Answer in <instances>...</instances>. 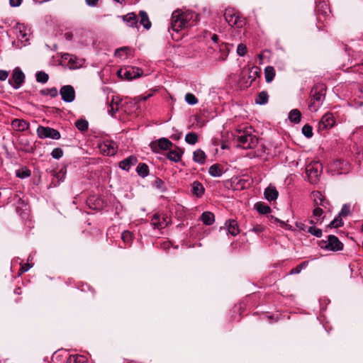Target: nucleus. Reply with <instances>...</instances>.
Masks as SVG:
<instances>
[{"mask_svg": "<svg viewBox=\"0 0 363 363\" xmlns=\"http://www.w3.org/2000/svg\"><path fill=\"white\" fill-rule=\"evenodd\" d=\"M322 242L324 243L325 245H321V247L330 251L335 252L343 249V244L340 241L337 237L333 235H328V241L323 240Z\"/></svg>", "mask_w": 363, "mask_h": 363, "instance_id": "nucleus-10", "label": "nucleus"}, {"mask_svg": "<svg viewBox=\"0 0 363 363\" xmlns=\"http://www.w3.org/2000/svg\"><path fill=\"white\" fill-rule=\"evenodd\" d=\"M225 225L228 233L233 236H235L239 234L240 230L238 225V223L235 220H227L225 223Z\"/></svg>", "mask_w": 363, "mask_h": 363, "instance_id": "nucleus-22", "label": "nucleus"}, {"mask_svg": "<svg viewBox=\"0 0 363 363\" xmlns=\"http://www.w3.org/2000/svg\"><path fill=\"white\" fill-rule=\"evenodd\" d=\"M186 101L190 105H195L198 103V99L196 97L191 93H188L185 96Z\"/></svg>", "mask_w": 363, "mask_h": 363, "instance_id": "nucleus-48", "label": "nucleus"}, {"mask_svg": "<svg viewBox=\"0 0 363 363\" xmlns=\"http://www.w3.org/2000/svg\"><path fill=\"white\" fill-rule=\"evenodd\" d=\"M60 94L62 97V100L66 103H71L75 99V91L72 86L65 85L61 87Z\"/></svg>", "mask_w": 363, "mask_h": 363, "instance_id": "nucleus-11", "label": "nucleus"}, {"mask_svg": "<svg viewBox=\"0 0 363 363\" xmlns=\"http://www.w3.org/2000/svg\"><path fill=\"white\" fill-rule=\"evenodd\" d=\"M9 72L6 70L0 69V81H5L9 77Z\"/></svg>", "mask_w": 363, "mask_h": 363, "instance_id": "nucleus-56", "label": "nucleus"}, {"mask_svg": "<svg viewBox=\"0 0 363 363\" xmlns=\"http://www.w3.org/2000/svg\"><path fill=\"white\" fill-rule=\"evenodd\" d=\"M151 96H152V94H147V96H136V97L134 98V101H135V103H139V102H140L142 101H145L147 100Z\"/></svg>", "mask_w": 363, "mask_h": 363, "instance_id": "nucleus-54", "label": "nucleus"}, {"mask_svg": "<svg viewBox=\"0 0 363 363\" xmlns=\"http://www.w3.org/2000/svg\"><path fill=\"white\" fill-rule=\"evenodd\" d=\"M262 230H263V227L259 225H257L254 226L251 230H250V231L254 232L255 233H259Z\"/></svg>", "mask_w": 363, "mask_h": 363, "instance_id": "nucleus-59", "label": "nucleus"}, {"mask_svg": "<svg viewBox=\"0 0 363 363\" xmlns=\"http://www.w3.org/2000/svg\"><path fill=\"white\" fill-rule=\"evenodd\" d=\"M265 80L267 83L271 82L275 77V70L273 67L268 66L264 69Z\"/></svg>", "mask_w": 363, "mask_h": 363, "instance_id": "nucleus-34", "label": "nucleus"}, {"mask_svg": "<svg viewBox=\"0 0 363 363\" xmlns=\"http://www.w3.org/2000/svg\"><path fill=\"white\" fill-rule=\"evenodd\" d=\"M343 225V222L341 219V217H339L337 216L336 218H335L328 225V228H338Z\"/></svg>", "mask_w": 363, "mask_h": 363, "instance_id": "nucleus-46", "label": "nucleus"}, {"mask_svg": "<svg viewBox=\"0 0 363 363\" xmlns=\"http://www.w3.org/2000/svg\"><path fill=\"white\" fill-rule=\"evenodd\" d=\"M122 99L118 96H113L111 99V105H116L118 106L119 104L121 102Z\"/></svg>", "mask_w": 363, "mask_h": 363, "instance_id": "nucleus-55", "label": "nucleus"}, {"mask_svg": "<svg viewBox=\"0 0 363 363\" xmlns=\"http://www.w3.org/2000/svg\"><path fill=\"white\" fill-rule=\"evenodd\" d=\"M322 171L321 164L316 162L309 164L306 167V173L308 176V181L311 184H315L319 180Z\"/></svg>", "mask_w": 363, "mask_h": 363, "instance_id": "nucleus-4", "label": "nucleus"}, {"mask_svg": "<svg viewBox=\"0 0 363 363\" xmlns=\"http://www.w3.org/2000/svg\"><path fill=\"white\" fill-rule=\"evenodd\" d=\"M219 53L220 55L218 57H216V60L220 61L225 60L228 55V51L227 50L226 45H223L220 47Z\"/></svg>", "mask_w": 363, "mask_h": 363, "instance_id": "nucleus-42", "label": "nucleus"}, {"mask_svg": "<svg viewBox=\"0 0 363 363\" xmlns=\"http://www.w3.org/2000/svg\"><path fill=\"white\" fill-rule=\"evenodd\" d=\"M315 202V205L317 206H321L320 208H327V206L329 205V202L324 198L321 195H320V196L318 197V199H315L314 201Z\"/></svg>", "mask_w": 363, "mask_h": 363, "instance_id": "nucleus-44", "label": "nucleus"}, {"mask_svg": "<svg viewBox=\"0 0 363 363\" xmlns=\"http://www.w3.org/2000/svg\"><path fill=\"white\" fill-rule=\"evenodd\" d=\"M30 170L27 167H23L21 169L16 171V177L21 179H26L30 176Z\"/></svg>", "mask_w": 363, "mask_h": 363, "instance_id": "nucleus-39", "label": "nucleus"}, {"mask_svg": "<svg viewBox=\"0 0 363 363\" xmlns=\"http://www.w3.org/2000/svg\"><path fill=\"white\" fill-rule=\"evenodd\" d=\"M86 4L89 6H96L99 0H85Z\"/></svg>", "mask_w": 363, "mask_h": 363, "instance_id": "nucleus-62", "label": "nucleus"}, {"mask_svg": "<svg viewBox=\"0 0 363 363\" xmlns=\"http://www.w3.org/2000/svg\"><path fill=\"white\" fill-rule=\"evenodd\" d=\"M255 208L259 213L263 215L267 214L271 212L270 207L262 203H257L255 205Z\"/></svg>", "mask_w": 363, "mask_h": 363, "instance_id": "nucleus-35", "label": "nucleus"}, {"mask_svg": "<svg viewBox=\"0 0 363 363\" xmlns=\"http://www.w3.org/2000/svg\"><path fill=\"white\" fill-rule=\"evenodd\" d=\"M201 220L206 225H211L214 223L215 218L213 213L206 211L201 215Z\"/></svg>", "mask_w": 363, "mask_h": 363, "instance_id": "nucleus-28", "label": "nucleus"}, {"mask_svg": "<svg viewBox=\"0 0 363 363\" xmlns=\"http://www.w3.org/2000/svg\"><path fill=\"white\" fill-rule=\"evenodd\" d=\"M25 81V74L19 67H16L11 77L9 79V84L15 89H19Z\"/></svg>", "mask_w": 363, "mask_h": 363, "instance_id": "nucleus-9", "label": "nucleus"}, {"mask_svg": "<svg viewBox=\"0 0 363 363\" xmlns=\"http://www.w3.org/2000/svg\"><path fill=\"white\" fill-rule=\"evenodd\" d=\"M296 226L301 230H307L308 228L302 223H297Z\"/></svg>", "mask_w": 363, "mask_h": 363, "instance_id": "nucleus-63", "label": "nucleus"}, {"mask_svg": "<svg viewBox=\"0 0 363 363\" xmlns=\"http://www.w3.org/2000/svg\"><path fill=\"white\" fill-rule=\"evenodd\" d=\"M246 52L247 47L244 44L240 43L237 48V54L239 56L243 57L246 54Z\"/></svg>", "mask_w": 363, "mask_h": 363, "instance_id": "nucleus-51", "label": "nucleus"}, {"mask_svg": "<svg viewBox=\"0 0 363 363\" xmlns=\"http://www.w3.org/2000/svg\"><path fill=\"white\" fill-rule=\"evenodd\" d=\"M136 172L140 177L145 178L149 174V167L145 163H139Z\"/></svg>", "mask_w": 363, "mask_h": 363, "instance_id": "nucleus-29", "label": "nucleus"}, {"mask_svg": "<svg viewBox=\"0 0 363 363\" xmlns=\"http://www.w3.org/2000/svg\"><path fill=\"white\" fill-rule=\"evenodd\" d=\"M53 159L59 160L63 156V150L60 147L54 148L51 152Z\"/></svg>", "mask_w": 363, "mask_h": 363, "instance_id": "nucleus-47", "label": "nucleus"}, {"mask_svg": "<svg viewBox=\"0 0 363 363\" xmlns=\"http://www.w3.org/2000/svg\"><path fill=\"white\" fill-rule=\"evenodd\" d=\"M208 173L213 177H219L223 174V172L219 164H214L209 167Z\"/></svg>", "mask_w": 363, "mask_h": 363, "instance_id": "nucleus-32", "label": "nucleus"}, {"mask_svg": "<svg viewBox=\"0 0 363 363\" xmlns=\"http://www.w3.org/2000/svg\"><path fill=\"white\" fill-rule=\"evenodd\" d=\"M325 88L323 85H316L313 86L311 91V100L309 108L316 111L322 104L325 99Z\"/></svg>", "mask_w": 363, "mask_h": 363, "instance_id": "nucleus-3", "label": "nucleus"}, {"mask_svg": "<svg viewBox=\"0 0 363 363\" xmlns=\"http://www.w3.org/2000/svg\"><path fill=\"white\" fill-rule=\"evenodd\" d=\"M38 138L40 139L51 138L59 140L61 137L60 132L50 127L39 125L36 130Z\"/></svg>", "mask_w": 363, "mask_h": 363, "instance_id": "nucleus-5", "label": "nucleus"}, {"mask_svg": "<svg viewBox=\"0 0 363 363\" xmlns=\"http://www.w3.org/2000/svg\"><path fill=\"white\" fill-rule=\"evenodd\" d=\"M66 363H87V359L83 355L72 354L68 357Z\"/></svg>", "mask_w": 363, "mask_h": 363, "instance_id": "nucleus-30", "label": "nucleus"}, {"mask_svg": "<svg viewBox=\"0 0 363 363\" xmlns=\"http://www.w3.org/2000/svg\"><path fill=\"white\" fill-rule=\"evenodd\" d=\"M259 72L260 69L257 66H253L249 69L248 78L251 79V83L257 79Z\"/></svg>", "mask_w": 363, "mask_h": 363, "instance_id": "nucleus-36", "label": "nucleus"}, {"mask_svg": "<svg viewBox=\"0 0 363 363\" xmlns=\"http://www.w3.org/2000/svg\"><path fill=\"white\" fill-rule=\"evenodd\" d=\"M350 212V206L349 204H344L338 213L339 217H346Z\"/></svg>", "mask_w": 363, "mask_h": 363, "instance_id": "nucleus-49", "label": "nucleus"}, {"mask_svg": "<svg viewBox=\"0 0 363 363\" xmlns=\"http://www.w3.org/2000/svg\"><path fill=\"white\" fill-rule=\"evenodd\" d=\"M101 152L108 156H113L116 153V143L112 140H105L99 145Z\"/></svg>", "mask_w": 363, "mask_h": 363, "instance_id": "nucleus-12", "label": "nucleus"}, {"mask_svg": "<svg viewBox=\"0 0 363 363\" xmlns=\"http://www.w3.org/2000/svg\"><path fill=\"white\" fill-rule=\"evenodd\" d=\"M143 72L139 68L128 67L120 69L117 72V75L124 79L132 80L139 77Z\"/></svg>", "mask_w": 363, "mask_h": 363, "instance_id": "nucleus-7", "label": "nucleus"}, {"mask_svg": "<svg viewBox=\"0 0 363 363\" xmlns=\"http://www.w3.org/2000/svg\"><path fill=\"white\" fill-rule=\"evenodd\" d=\"M36 81L39 83L45 84L49 79V76L47 73L40 71L35 74Z\"/></svg>", "mask_w": 363, "mask_h": 363, "instance_id": "nucleus-40", "label": "nucleus"}, {"mask_svg": "<svg viewBox=\"0 0 363 363\" xmlns=\"http://www.w3.org/2000/svg\"><path fill=\"white\" fill-rule=\"evenodd\" d=\"M349 169V163L343 160H334L329 165V170L332 172L333 175L347 174Z\"/></svg>", "mask_w": 363, "mask_h": 363, "instance_id": "nucleus-6", "label": "nucleus"}, {"mask_svg": "<svg viewBox=\"0 0 363 363\" xmlns=\"http://www.w3.org/2000/svg\"><path fill=\"white\" fill-rule=\"evenodd\" d=\"M64 58L68 60L70 64H72L74 63V58H75V57L74 55L66 54L65 55Z\"/></svg>", "mask_w": 363, "mask_h": 363, "instance_id": "nucleus-61", "label": "nucleus"}, {"mask_svg": "<svg viewBox=\"0 0 363 363\" xmlns=\"http://www.w3.org/2000/svg\"><path fill=\"white\" fill-rule=\"evenodd\" d=\"M67 166L65 165L62 167H61L59 172H55L52 174L54 179H55L57 181L53 180L51 183V185L56 186L57 185L60 184V182H64L67 174Z\"/></svg>", "mask_w": 363, "mask_h": 363, "instance_id": "nucleus-17", "label": "nucleus"}, {"mask_svg": "<svg viewBox=\"0 0 363 363\" xmlns=\"http://www.w3.org/2000/svg\"><path fill=\"white\" fill-rule=\"evenodd\" d=\"M205 189L201 183L195 181L192 184L191 193L197 197H201L203 194Z\"/></svg>", "mask_w": 363, "mask_h": 363, "instance_id": "nucleus-25", "label": "nucleus"}, {"mask_svg": "<svg viewBox=\"0 0 363 363\" xmlns=\"http://www.w3.org/2000/svg\"><path fill=\"white\" fill-rule=\"evenodd\" d=\"M121 238L124 242L128 244L130 243L133 240V235L130 232L125 230L121 234Z\"/></svg>", "mask_w": 363, "mask_h": 363, "instance_id": "nucleus-50", "label": "nucleus"}, {"mask_svg": "<svg viewBox=\"0 0 363 363\" xmlns=\"http://www.w3.org/2000/svg\"><path fill=\"white\" fill-rule=\"evenodd\" d=\"M172 143L166 138H161L152 145V148L154 151L157 152V149L160 150H169L172 146Z\"/></svg>", "mask_w": 363, "mask_h": 363, "instance_id": "nucleus-15", "label": "nucleus"}, {"mask_svg": "<svg viewBox=\"0 0 363 363\" xmlns=\"http://www.w3.org/2000/svg\"><path fill=\"white\" fill-rule=\"evenodd\" d=\"M23 0H9V4L11 7H18L19 6Z\"/></svg>", "mask_w": 363, "mask_h": 363, "instance_id": "nucleus-58", "label": "nucleus"}, {"mask_svg": "<svg viewBox=\"0 0 363 363\" xmlns=\"http://www.w3.org/2000/svg\"><path fill=\"white\" fill-rule=\"evenodd\" d=\"M335 124V120L333 113L328 112L323 116L319 123V129H329L333 128Z\"/></svg>", "mask_w": 363, "mask_h": 363, "instance_id": "nucleus-14", "label": "nucleus"}, {"mask_svg": "<svg viewBox=\"0 0 363 363\" xmlns=\"http://www.w3.org/2000/svg\"><path fill=\"white\" fill-rule=\"evenodd\" d=\"M183 151L181 149L172 150L167 152V157L174 162H178L182 159Z\"/></svg>", "mask_w": 363, "mask_h": 363, "instance_id": "nucleus-24", "label": "nucleus"}, {"mask_svg": "<svg viewBox=\"0 0 363 363\" xmlns=\"http://www.w3.org/2000/svg\"><path fill=\"white\" fill-rule=\"evenodd\" d=\"M139 16L140 17V23L146 29L149 30L151 28L152 23L149 19L148 15L145 11H140Z\"/></svg>", "mask_w": 363, "mask_h": 363, "instance_id": "nucleus-27", "label": "nucleus"}, {"mask_svg": "<svg viewBox=\"0 0 363 363\" xmlns=\"http://www.w3.org/2000/svg\"><path fill=\"white\" fill-rule=\"evenodd\" d=\"M119 18H121L122 20L127 24V26L130 27H136L138 23V18L137 15L133 13H128L124 16H120Z\"/></svg>", "mask_w": 363, "mask_h": 363, "instance_id": "nucleus-18", "label": "nucleus"}, {"mask_svg": "<svg viewBox=\"0 0 363 363\" xmlns=\"http://www.w3.org/2000/svg\"><path fill=\"white\" fill-rule=\"evenodd\" d=\"M315 11L317 13L318 18L320 21L321 20V15L323 17H326L330 13L329 8L325 1H319L317 3Z\"/></svg>", "mask_w": 363, "mask_h": 363, "instance_id": "nucleus-20", "label": "nucleus"}, {"mask_svg": "<svg viewBox=\"0 0 363 363\" xmlns=\"http://www.w3.org/2000/svg\"><path fill=\"white\" fill-rule=\"evenodd\" d=\"M40 94L44 96H50L54 98L57 96L58 91L55 87L44 89L40 91Z\"/></svg>", "mask_w": 363, "mask_h": 363, "instance_id": "nucleus-41", "label": "nucleus"}, {"mask_svg": "<svg viewBox=\"0 0 363 363\" xmlns=\"http://www.w3.org/2000/svg\"><path fill=\"white\" fill-rule=\"evenodd\" d=\"M301 113L298 109H293L289 113V119L291 122L298 123L301 121Z\"/></svg>", "mask_w": 363, "mask_h": 363, "instance_id": "nucleus-33", "label": "nucleus"}, {"mask_svg": "<svg viewBox=\"0 0 363 363\" xmlns=\"http://www.w3.org/2000/svg\"><path fill=\"white\" fill-rule=\"evenodd\" d=\"M138 162L136 157L131 155L119 162V167L123 170L129 171L130 167Z\"/></svg>", "mask_w": 363, "mask_h": 363, "instance_id": "nucleus-19", "label": "nucleus"}, {"mask_svg": "<svg viewBox=\"0 0 363 363\" xmlns=\"http://www.w3.org/2000/svg\"><path fill=\"white\" fill-rule=\"evenodd\" d=\"M151 96H152V94H147V96H136V97L134 98V101H135V103H139V102H140L142 101H145L147 100Z\"/></svg>", "mask_w": 363, "mask_h": 363, "instance_id": "nucleus-53", "label": "nucleus"}, {"mask_svg": "<svg viewBox=\"0 0 363 363\" xmlns=\"http://www.w3.org/2000/svg\"><path fill=\"white\" fill-rule=\"evenodd\" d=\"M269 100V94L266 91H262L258 94L255 99V103L259 105H264L267 104Z\"/></svg>", "mask_w": 363, "mask_h": 363, "instance_id": "nucleus-31", "label": "nucleus"}, {"mask_svg": "<svg viewBox=\"0 0 363 363\" xmlns=\"http://www.w3.org/2000/svg\"><path fill=\"white\" fill-rule=\"evenodd\" d=\"M14 31L18 39L28 40L27 28L23 23H17L14 27Z\"/></svg>", "mask_w": 363, "mask_h": 363, "instance_id": "nucleus-21", "label": "nucleus"}, {"mask_svg": "<svg viewBox=\"0 0 363 363\" xmlns=\"http://www.w3.org/2000/svg\"><path fill=\"white\" fill-rule=\"evenodd\" d=\"M264 196L267 201H273L278 198L279 192L274 186H269L265 189Z\"/></svg>", "mask_w": 363, "mask_h": 363, "instance_id": "nucleus-23", "label": "nucleus"}, {"mask_svg": "<svg viewBox=\"0 0 363 363\" xmlns=\"http://www.w3.org/2000/svg\"><path fill=\"white\" fill-rule=\"evenodd\" d=\"M33 267L32 264H30L29 263L25 264L22 265L20 268L21 273L26 272L28 271L31 267Z\"/></svg>", "mask_w": 363, "mask_h": 363, "instance_id": "nucleus-57", "label": "nucleus"}, {"mask_svg": "<svg viewBox=\"0 0 363 363\" xmlns=\"http://www.w3.org/2000/svg\"><path fill=\"white\" fill-rule=\"evenodd\" d=\"M307 231L316 238H320L323 235L322 230L315 226L308 227Z\"/></svg>", "mask_w": 363, "mask_h": 363, "instance_id": "nucleus-45", "label": "nucleus"}, {"mask_svg": "<svg viewBox=\"0 0 363 363\" xmlns=\"http://www.w3.org/2000/svg\"><path fill=\"white\" fill-rule=\"evenodd\" d=\"M199 16L192 11L173 12L171 18V28L173 31L178 33L182 28L194 26L198 21Z\"/></svg>", "mask_w": 363, "mask_h": 363, "instance_id": "nucleus-1", "label": "nucleus"}, {"mask_svg": "<svg viewBox=\"0 0 363 363\" xmlns=\"http://www.w3.org/2000/svg\"><path fill=\"white\" fill-rule=\"evenodd\" d=\"M251 129L250 128L237 130L235 139L238 142V147L247 150L253 149L257 145L258 138L252 134Z\"/></svg>", "mask_w": 363, "mask_h": 363, "instance_id": "nucleus-2", "label": "nucleus"}, {"mask_svg": "<svg viewBox=\"0 0 363 363\" xmlns=\"http://www.w3.org/2000/svg\"><path fill=\"white\" fill-rule=\"evenodd\" d=\"M167 216L155 213L152 218L151 225L155 229H163L167 225Z\"/></svg>", "mask_w": 363, "mask_h": 363, "instance_id": "nucleus-13", "label": "nucleus"}, {"mask_svg": "<svg viewBox=\"0 0 363 363\" xmlns=\"http://www.w3.org/2000/svg\"><path fill=\"white\" fill-rule=\"evenodd\" d=\"M323 213V209L320 206H316L313 211V214L316 218H320Z\"/></svg>", "mask_w": 363, "mask_h": 363, "instance_id": "nucleus-52", "label": "nucleus"}, {"mask_svg": "<svg viewBox=\"0 0 363 363\" xmlns=\"http://www.w3.org/2000/svg\"><path fill=\"white\" fill-rule=\"evenodd\" d=\"M75 125L79 130L83 132L88 129L89 123L85 119H79L75 122Z\"/></svg>", "mask_w": 363, "mask_h": 363, "instance_id": "nucleus-37", "label": "nucleus"}, {"mask_svg": "<svg viewBox=\"0 0 363 363\" xmlns=\"http://www.w3.org/2000/svg\"><path fill=\"white\" fill-rule=\"evenodd\" d=\"M11 126L15 131L23 132L29 128L30 124L23 119L16 118L12 121Z\"/></svg>", "mask_w": 363, "mask_h": 363, "instance_id": "nucleus-16", "label": "nucleus"}, {"mask_svg": "<svg viewBox=\"0 0 363 363\" xmlns=\"http://www.w3.org/2000/svg\"><path fill=\"white\" fill-rule=\"evenodd\" d=\"M126 50H127V48H125V47L116 49L115 51V55L122 57H123L122 52H123Z\"/></svg>", "mask_w": 363, "mask_h": 363, "instance_id": "nucleus-60", "label": "nucleus"}, {"mask_svg": "<svg viewBox=\"0 0 363 363\" xmlns=\"http://www.w3.org/2000/svg\"><path fill=\"white\" fill-rule=\"evenodd\" d=\"M110 106H111V110L108 111L109 114L111 115L112 116H113L114 114L118 111V107L114 108L113 105H111V104L110 105Z\"/></svg>", "mask_w": 363, "mask_h": 363, "instance_id": "nucleus-64", "label": "nucleus"}, {"mask_svg": "<svg viewBox=\"0 0 363 363\" xmlns=\"http://www.w3.org/2000/svg\"><path fill=\"white\" fill-rule=\"evenodd\" d=\"M185 141L189 145H195L198 141V135L196 133H189L185 136Z\"/></svg>", "mask_w": 363, "mask_h": 363, "instance_id": "nucleus-38", "label": "nucleus"}, {"mask_svg": "<svg viewBox=\"0 0 363 363\" xmlns=\"http://www.w3.org/2000/svg\"><path fill=\"white\" fill-rule=\"evenodd\" d=\"M302 133L307 138H311L313 136V128L308 124H306L302 128Z\"/></svg>", "mask_w": 363, "mask_h": 363, "instance_id": "nucleus-43", "label": "nucleus"}, {"mask_svg": "<svg viewBox=\"0 0 363 363\" xmlns=\"http://www.w3.org/2000/svg\"><path fill=\"white\" fill-rule=\"evenodd\" d=\"M193 160L195 162L203 164L206 162V155L202 150L198 149L193 153Z\"/></svg>", "mask_w": 363, "mask_h": 363, "instance_id": "nucleus-26", "label": "nucleus"}, {"mask_svg": "<svg viewBox=\"0 0 363 363\" xmlns=\"http://www.w3.org/2000/svg\"><path fill=\"white\" fill-rule=\"evenodd\" d=\"M225 21L230 26L242 28L245 25V20L235 13L233 10L226 9L224 13Z\"/></svg>", "mask_w": 363, "mask_h": 363, "instance_id": "nucleus-8", "label": "nucleus"}]
</instances>
